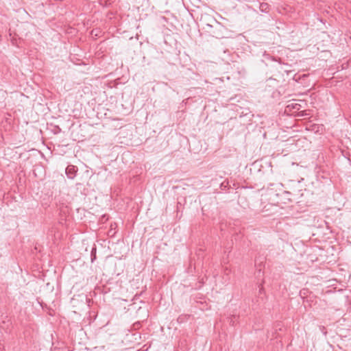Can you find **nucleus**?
<instances>
[{
    "instance_id": "obj_8",
    "label": "nucleus",
    "mask_w": 351,
    "mask_h": 351,
    "mask_svg": "<svg viewBox=\"0 0 351 351\" xmlns=\"http://www.w3.org/2000/svg\"><path fill=\"white\" fill-rule=\"evenodd\" d=\"M264 293V288L263 286L259 287V294H263Z\"/></svg>"
},
{
    "instance_id": "obj_2",
    "label": "nucleus",
    "mask_w": 351,
    "mask_h": 351,
    "mask_svg": "<svg viewBox=\"0 0 351 351\" xmlns=\"http://www.w3.org/2000/svg\"><path fill=\"white\" fill-rule=\"evenodd\" d=\"M77 170L75 166L69 165L66 168V174L69 178L73 179L76 174Z\"/></svg>"
},
{
    "instance_id": "obj_9",
    "label": "nucleus",
    "mask_w": 351,
    "mask_h": 351,
    "mask_svg": "<svg viewBox=\"0 0 351 351\" xmlns=\"http://www.w3.org/2000/svg\"><path fill=\"white\" fill-rule=\"evenodd\" d=\"M202 250L199 249L198 252H197V256L199 257L202 255Z\"/></svg>"
},
{
    "instance_id": "obj_6",
    "label": "nucleus",
    "mask_w": 351,
    "mask_h": 351,
    "mask_svg": "<svg viewBox=\"0 0 351 351\" xmlns=\"http://www.w3.org/2000/svg\"><path fill=\"white\" fill-rule=\"evenodd\" d=\"M230 188V184L228 180H224L220 184V189L222 191H226Z\"/></svg>"
},
{
    "instance_id": "obj_1",
    "label": "nucleus",
    "mask_w": 351,
    "mask_h": 351,
    "mask_svg": "<svg viewBox=\"0 0 351 351\" xmlns=\"http://www.w3.org/2000/svg\"><path fill=\"white\" fill-rule=\"evenodd\" d=\"M215 26H213L212 25H209V24H207V26L213 28L214 27L215 29L212 32H210L211 34H213V36H215V37H219V36H221L222 35L219 32V29H221L222 28L221 24L217 21H215Z\"/></svg>"
},
{
    "instance_id": "obj_4",
    "label": "nucleus",
    "mask_w": 351,
    "mask_h": 351,
    "mask_svg": "<svg viewBox=\"0 0 351 351\" xmlns=\"http://www.w3.org/2000/svg\"><path fill=\"white\" fill-rule=\"evenodd\" d=\"M259 8L262 12L267 13L269 10V5L267 3H262L260 4Z\"/></svg>"
},
{
    "instance_id": "obj_10",
    "label": "nucleus",
    "mask_w": 351,
    "mask_h": 351,
    "mask_svg": "<svg viewBox=\"0 0 351 351\" xmlns=\"http://www.w3.org/2000/svg\"><path fill=\"white\" fill-rule=\"evenodd\" d=\"M57 129H58V132L61 131V129L58 126L57 127Z\"/></svg>"
},
{
    "instance_id": "obj_11",
    "label": "nucleus",
    "mask_w": 351,
    "mask_h": 351,
    "mask_svg": "<svg viewBox=\"0 0 351 351\" xmlns=\"http://www.w3.org/2000/svg\"><path fill=\"white\" fill-rule=\"evenodd\" d=\"M101 348L102 350H104L105 346H101Z\"/></svg>"
},
{
    "instance_id": "obj_12",
    "label": "nucleus",
    "mask_w": 351,
    "mask_h": 351,
    "mask_svg": "<svg viewBox=\"0 0 351 351\" xmlns=\"http://www.w3.org/2000/svg\"><path fill=\"white\" fill-rule=\"evenodd\" d=\"M285 193H287V194H290V193H289V192H288V191H285Z\"/></svg>"
},
{
    "instance_id": "obj_3",
    "label": "nucleus",
    "mask_w": 351,
    "mask_h": 351,
    "mask_svg": "<svg viewBox=\"0 0 351 351\" xmlns=\"http://www.w3.org/2000/svg\"><path fill=\"white\" fill-rule=\"evenodd\" d=\"M263 61L265 62L267 64V62L271 61H277L276 57L271 56L269 53H267L266 51H264L263 53Z\"/></svg>"
},
{
    "instance_id": "obj_7",
    "label": "nucleus",
    "mask_w": 351,
    "mask_h": 351,
    "mask_svg": "<svg viewBox=\"0 0 351 351\" xmlns=\"http://www.w3.org/2000/svg\"><path fill=\"white\" fill-rule=\"evenodd\" d=\"M96 259V248L93 247L91 250V261L93 262Z\"/></svg>"
},
{
    "instance_id": "obj_5",
    "label": "nucleus",
    "mask_w": 351,
    "mask_h": 351,
    "mask_svg": "<svg viewBox=\"0 0 351 351\" xmlns=\"http://www.w3.org/2000/svg\"><path fill=\"white\" fill-rule=\"evenodd\" d=\"M290 110H299L301 108V105L297 103H292L287 106Z\"/></svg>"
}]
</instances>
